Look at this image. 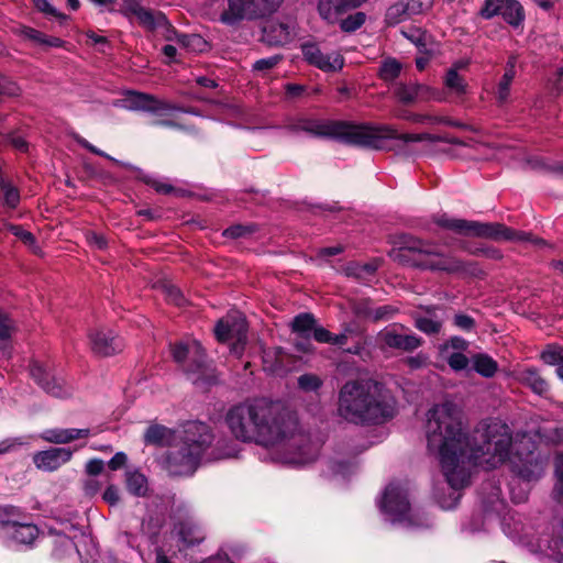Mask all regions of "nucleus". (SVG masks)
I'll return each instance as SVG.
<instances>
[{
	"label": "nucleus",
	"instance_id": "obj_1",
	"mask_svg": "<svg viewBox=\"0 0 563 563\" xmlns=\"http://www.w3.org/2000/svg\"><path fill=\"white\" fill-rule=\"evenodd\" d=\"M427 449L438 459L448 485L450 498H439L443 509L455 507L460 490L470 484L471 467L496 468L508 462L511 479L509 495L515 504L526 503L532 486L545 474L549 456L543 454L540 442L563 445V429H539L534 434L516 432L499 419L481 421L472 440L464 430L461 409L451 401L434 405L427 413Z\"/></svg>",
	"mask_w": 563,
	"mask_h": 563
},
{
	"label": "nucleus",
	"instance_id": "obj_2",
	"mask_svg": "<svg viewBox=\"0 0 563 563\" xmlns=\"http://www.w3.org/2000/svg\"><path fill=\"white\" fill-rule=\"evenodd\" d=\"M252 439L264 446H279L278 460L287 465L303 466L313 462L319 443L298 428L297 417L280 402L256 400L249 407Z\"/></svg>",
	"mask_w": 563,
	"mask_h": 563
},
{
	"label": "nucleus",
	"instance_id": "obj_3",
	"mask_svg": "<svg viewBox=\"0 0 563 563\" xmlns=\"http://www.w3.org/2000/svg\"><path fill=\"white\" fill-rule=\"evenodd\" d=\"M288 132L308 133L316 136H328L344 143L382 150L386 140H398L402 143L439 141L440 137L429 133H399L390 125H355L341 121L316 120L298 117L287 121L284 126Z\"/></svg>",
	"mask_w": 563,
	"mask_h": 563
},
{
	"label": "nucleus",
	"instance_id": "obj_4",
	"mask_svg": "<svg viewBox=\"0 0 563 563\" xmlns=\"http://www.w3.org/2000/svg\"><path fill=\"white\" fill-rule=\"evenodd\" d=\"M338 416L346 422L383 423L396 415L397 402L384 384L371 378L345 382L338 394Z\"/></svg>",
	"mask_w": 563,
	"mask_h": 563
},
{
	"label": "nucleus",
	"instance_id": "obj_5",
	"mask_svg": "<svg viewBox=\"0 0 563 563\" xmlns=\"http://www.w3.org/2000/svg\"><path fill=\"white\" fill-rule=\"evenodd\" d=\"M503 533L541 563H563V526L538 516L508 511L500 518Z\"/></svg>",
	"mask_w": 563,
	"mask_h": 563
},
{
	"label": "nucleus",
	"instance_id": "obj_6",
	"mask_svg": "<svg viewBox=\"0 0 563 563\" xmlns=\"http://www.w3.org/2000/svg\"><path fill=\"white\" fill-rule=\"evenodd\" d=\"M395 258L401 263H409L412 266L465 276H479L482 269L475 262H464L456 256L443 254L437 246L418 238L406 235L401 239L400 247L395 253Z\"/></svg>",
	"mask_w": 563,
	"mask_h": 563
},
{
	"label": "nucleus",
	"instance_id": "obj_7",
	"mask_svg": "<svg viewBox=\"0 0 563 563\" xmlns=\"http://www.w3.org/2000/svg\"><path fill=\"white\" fill-rule=\"evenodd\" d=\"M212 440L213 435L207 424L187 423L179 441L169 448L164 457L165 468L169 474L177 476L194 474Z\"/></svg>",
	"mask_w": 563,
	"mask_h": 563
},
{
	"label": "nucleus",
	"instance_id": "obj_8",
	"mask_svg": "<svg viewBox=\"0 0 563 563\" xmlns=\"http://www.w3.org/2000/svg\"><path fill=\"white\" fill-rule=\"evenodd\" d=\"M434 222L443 229L467 236L490 239L497 242L509 241L516 243H531L537 247L547 246L552 249V246L544 240L534 238L532 234L525 231L514 230L503 223L467 221L450 218L448 214L438 216L434 219Z\"/></svg>",
	"mask_w": 563,
	"mask_h": 563
},
{
	"label": "nucleus",
	"instance_id": "obj_9",
	"mask_svg": "<svg viewBox=\"0 0 563 563\" xmlns=\"http://www.w3.org/2000/svg\"><path fill=\"white\" fill-rule=\"evenodd\" d=\"M377 506L384 519L394 526L407 529L430 526L427 519H422L411 509L407 482H390L377 499Z\"/></svg>",
	"mask_w": 563,
	"mask_h": 563
},
{
	"label": "nucleus",
	"instance_id": "obj_10",
	"mask_svg": "<svg viewBox=\"0 0 563 563\" xmlns=\"http://www.w3.org/2000/svg\"><path fill=\"white\" fill-rule=\"evenodd\" d=\"M172 354L194 385L206 387L214 380V369L207 362L205 351L198 341L175 344Z\"/></svg>",
	"mask_w": 563,
	"mask_h": 563
},
{
	"label": "nucleus",
	"instance_id": "obj_11",
	"mask_svg": "<svg viewBox=\"0 0 563 563\" xmlns=\"http://www.w3.org/2000/svg\"><path fill=\"white\" fill-rule=\"evenodd\" d=\"M219 341L229 345L230 353L235 357H242L246 345V321L242 312L230 311L218 321L214 328Z\"/></svg>",
	"mask_w": 563,
	"mask_h": 563
},
{
	"label": "nucleus",
	"instance_id": "obj_12",
	"mask_svg": "<svg viewBox=\"0 0 563 563\" xmlns=\"http://www.w3.org/2000/svg\"><path fill=\"white\" fill-rule=\"evenodd\" d=\"M506 508V503L501 498L500 487L489 482L483 487L482 492L483 522L477 525L472 521L465 528L472 532L486 530L489 523L499 518Z\"/></svg>",
	"mask_w": 563,
	"mask_h": 563
},
{
	"label": "nucleus",
	"instance_id": "obj_13",
	"mask_svg": "<svg viewBox=\"0 0 563 563\" xmlns=\"http://www.w3.org/2000/svg\"><path fill=\"white\" fill-rule=\"evenodd\" d=\"M303 60L323 73H336L344 66V57L339 51H323L318 43L306 42L300 46Z\"/></svg>",
	"mask_w": 563,
	"mask_h": 563
},
{
	"label": "nucleus",
	"instance_id": "obj_14",
	"mask_svg": "<svg viewBox=\"0 0 563 563\" xmlns=\"http://www.w3.org/2000/svg\"><path fill=\"white\" fill-rule=\"evenodd\" d=\"M32 378L41 388L57 398H66L73 394V388L65 384L60 377L52 373V368L38 361H34L30 367Z\"/></svg>",
	"mask_w": 563,
	"mask_h": 563
},
{
	"label": "nucleus",
	"instance_id": "obj_15",
	"mask_svg": "<svg viewBox=\"0 0 563 563\" xmlns=\"http://www.w3.org/2000/svg\"><path fill=\"white\" fill-rule=\"evenodd\" d=\"M297 35V23L290 18L266 21L261 29L260 40L272 46L286 45Z\"/></svg>",
	"mask_w": 563,
	"mask_h": 563
},
{
	"label": "nucleus",
	"instance_id": "obj_16",
	"mask_svg": "<svg viewBox=\"0 0 563 563\" xmlns=\"http://www.w3.org/2000/svg\"><path fill=\"white\" fill-rule=\"evenodd\" d=\"M121 12L129 19H135L147 30H155L167 25L166 16L158 11L144 8L139 0H124Z\"/></svg>",
	"mask_w": 563,
	"mask_h": 563
},
{
	"label": "nucleus",
	"instance_id": "obj_17",
	"mask_svg": "<svg viewBox=\"0 0 563 563\" xmlns=\"http://www.w3.org/2000/svg\"><path fill=\"white\" fill-rule=\"evenodd\" d=\"M124 107L129 110L146 111L157 115H169L174 111H183L175 104L141 92H131L125 99Z\"/></svg>",
	"mask_w": 563,
	"mask_h": 563
},
{
	"label": "nucleus",
	"instance_id": "obj_18",
	"mask_svg": "<svg viewBox=\"0 0 563 563\" xmlns=\"http://www.w3.org/2000/svg\"><path fill=\"white\" fill-rule=\"evenodd\" d=\"M377 341L382 349H395L411 352L422 344L421 338L416 334H407L398 331L397 325L387 327L377 334Z\"/></svg>",
	"mask_w": 563,
	"mask_h": 563
},
{
	"label": "nucleus",
	"instance_id": "obj_19",
	"mask_svg": "<svg viewBox=\"0 0 563 563\" xmlns=\"http://www.w3.org/2000/svg\"><path fill=\"white\" fill-rule=\"evenodd\" d=\"M73 454L74 451L70 448H51L35 452L32 456V461L40 471L54 472L68 463Z\"/></svg>",
	"mask_w": 563,
	"mask_h": 563
},
{
	"label": "nucleus",
	"instance_id": "obj_20",
	"mask_svg": "<svg viewBox=\"0 0 563 563\" xmlns=\"http://www.w3.org/2000/svg\"><path fill=\"white\" fill-rule=\"evenodd\" d=\"M395 96L406 104L419 101L441 100L440 93L429 86L417 82L399 84L395 87Z\"/></svg>",
	"mask_w": 563,
	"mask_h": 563
},
{
	"label": "nucleus",
	"instance_id": "obj_21",
	"mask_svg": "<svg viewBox=\"0 0 563 563\" xmlns=\"http://www.w3.org/2000/svg\"><path fill=\"white\" fill-rule=\"evenodd\" d=\"M93 353L101 356L113 355L123 349L122 340L111 330L97 329L89 333Z\"/></svg>",
	"mask_w": 563,
	"mask_h": 563
},
{
	"label": "nucleus",
	"instance_id": "obj_22",
	"mask_svg": "<svg viewBox=\"0 0 563 563\" xmlns=\"http://www.w3.org/2000/svg\"><path fill=\"white\" fill-rule=\"evenodd\" d=\"M90 435L89 429H77V428H54L47 429L41 433V439L53 444H67L81 438H88Z\"/></svg>",
	"mask_w": 563,
	"mask_h": 563
},
{
	"label": "nucleus",
	"instance_id": "obj_23",
	"mask_svg": "<svg viewBox=\"0 0 563 563\" xmlns=\"http://www.w3.org/2000/svg\"><path fill=\"white\" fill-rule=\"evenodd\" d=\"M4 534L15 543L31 544L38 536V529L31 523L7 522Z\"/></svg>",
	"mask_w": 563,
	"mask_h": 563
},
{
	"label": "nucleus",
	"instance_id": "obj_24",
	"mask_svg": "<svg viewBox=\"0 0 563 563\" xmlns=\"http://www.w3.org/2000/svg\"><path fill=\"white\" fill-rule=\"evenodd\" d=\"M353 8L349 0H319L318 12L329 23L339 20L345 10Z\"/></svg>",
	"mask_w": 563,
	"mask_h": 563
},
{
	"label": "nucleus",
	"instance_id": "obj_25",
	"mask_svg": "<svg viewBox=\"0 0 563 563\" xmlns=\"http://www.w3.org/2000/svg\"><path fill=\"white\" fill-rule=\"evenodd\" d=\"M516 379L538 395H544L549 390L547 380L534 368L529 367L518 371Z\"/></svg>",
	"mask_w": 563,
	"mask_h": 563
},
{
	"label": "nucleus",
	"instance_id": "obj_26",
	"mask_svg": "<svg viewBox=\"0 0 563 563\" xmlns=\"http://www.w3.org/2000/svg\"><path fill=\"white\" fill-rule=\"evenodd\" d=\"M245 418H246V407L244 405H238L232 407L227 413V424L230 428L231 432L234 434L236 439H240L242 442L246 441V430H245Z\"/></svg>",
	"mask_w": 563,
	"mask_h": 563
},
{
	"label": "nucleus",
	"instance_id": "obj_27",
	"mask_svg": "<svg viewBox=\"0 0 563 563\" xmlns=\"http://www.w3.org/2000/svg\"><path fill=\"white\" fill-rule=\"evenodd\" d=\"M166 40L176 42L181 49L192 53H200L207 48V42L197 34L186 35L178 34L173 30H168Z\"/></svg>",
	"mask_w": 563,
	"mask_h": 563
},
{
	"label": "nucleus",
	"instance_id": "obj_28",
	"mask_svg": "<svg viewBox=\"0 0 563 563\" xmlns=\"http://www.w3.org/2000/svg\"><path fill=\"white\" fill-rule=\"evenodd\" d=\"M246 15V0H229V8L221 14V22L235 27Z\"/></svg>",
	"mask_w": 563,
	"mask_h": 563
},
{
	"label": "nucleus",
	"instance_id": "obj_29",
	"mask_svg": "<svg viewBox=\"0 0 563 563\" xmlns=\"http://www.w3.org/2000/svg\"><path fill=\"white\" fill-rule=\"evenodd\" d=\"M284 0H249V19H261L275 13Z\"/></svg>",
	"mask_w": 563,
	"mask_h": 563
},
{
	"label": "nucleus",
	"instance_id": "obj_30",
	"mask_svg": "<svg viewBox=\"0 0 563 563\" xmlns=\"http://www.w3.org/2000/svg\"><path fill=\"white\" fill-rule=\"evenodd\" d=\"M515 67H516V59L512 57L508 60L506 70L497 85L496 98L499 103H505L509 100L510 86L516 76Z\"/></svg>",
	"mask_w": 563,
	"mask_h": 563
},
{
	"label": "nucleus",
	"instance_id": "obj_31",
	"mask_svg": "<svg viewBox=\"0 0 563 563\" xmlns=\"http://www.w3.org/2000/svg\"><path fill=\"white\" fill-rule=\"evenodd\" d=\"M499 15L510 25L519 26L525 20L522 5L517 0H503Z\"/></svg>",
	"mask_w": 563,
	"mask_h": 563
},
{
	"label": "nucleus",
	"instance_id": "obj_32",
	"mask_svg": "<svg viewBox=\"0 0 563 563\" xmlns=\"http://www.w3.org/2000/svg\"><path fill=\"white\" fill-rule=\"evenodd\" d=\"M0 202L4 208L15 209L20 202V192L11 181L0 173Z\"/></svg>",
	"mask_w": 563,
	"mask_h": 563
},
{
	"label": "nucleus",
	"instance_id": "obj_33",
	"mask_svg": "<svg viewBox=\"0 0 563 563\" xmlns=\"http://www.w3.org/2000/svg\"><path fill=\"white\" fill-rule=\"evenodd\" d=\"M471 362L472 368L486 378L493 377L498 369L497 362L487 354H476L471 358Z\"/></svg>",
	"mask_w": 563,
	"mask_h": 563
},
{
	"label": "nucleus",
	"instance_id": "obj_34",
	"mask_svg": "<svg viewBox=\"0 0 563 563\" xmlns=\"http://www.w3.org/2000/svg\"><path fill=\"white\" fill-rule=\"evenodd\" d=\"M316 327V319L311 313H300L292 321V331L300 339H309Z\"/></svg>",
	"mask_w": 563,
	"mask_h": 563
},
{
	"label": "nucleus",
	"instance_id": "obj_35",
	"mask_svg": "<svg viewBox=\"0 0 563 563\" xmlns=\"http://www.w3.org/2000/svg\"><path fill=\"white\" fill-rule=\"evenodd\" d=\"M415 327L426 334H437L442 328V320L434 314L417 316Z\"/></svg>",
	"mask_w": 563,
	"mask_h": 563
},
{
	"label": "nucleus",
	"instance_id": "obj_36",
	"mask_svg": "<svg viewBox=\"0 0 563 563\" xmlns=\"http://www.w3.org/2000/svg\"><path fill=\"white\" fill-rule=\"evenodd\" d=\"M126 487L133 495L144 496L147 493L146 477L140 472H128Z\"/></svg>",
	"mask_w": 563,
	"mask_h": 563
},
{
	"label": "nucleus",
	"instance_id": "obj_37",
	"mask_svg": "<svg viewBox=\"0 0 563 563\" xmlns=\"http://www.w3.org/2000/svg\"><path fill=\"white\" fill-rule=\"evenodd\" d=\"M411 15L412 14L409 13V11L407 10L405 1H399L387 9L385 19L389 25H395L402 22L404 20L408 19Z\"/></svg>",
	"mask_w": 563,
	"mask_h": 563
},
{
	"label": "nucleus",
	"instance_id": "obj_38",
	"mask_svg": "<svg viewBox=\"0 0 563 563\" xmlns=\"http://www.w3.org/2000/svg\"><path fill=\"white\" fill-rule=\"evenodd\" d=\"M170 438V430L162 426L147 428L144 440L148 444H164Z\"/></svg>",
	"mask_w": 563,
	"mask_h": 563
},
{
	"label": "nucleus",
	"instance_id": "obj_39",
	"mask_svg": "<svg viewBox=\"0 0 563 563\" xmlns=\"http://www.w3.org/2000/svg\"><path fill=\"white\" fill-rule=\"evenodd\" d=\"M401 70V64L395 58H387L382 63L379 68V76L385 81H391L396 79Z\"/></svg>",
	"mask_w": 563,
	"mask_h": 563
},
{
	"label": "nucleus",
	"instance_id": "obj_40",
	"mask_svg": "<svg viewBox=\"0 0 563 563\" xmlns=\"http://www.w3.org/2000/svg\"><path fill=\"white\" fill-rule=\"evenodd\" d=\"M445 86L456 95H464L466 92V84L462 77L459 76L455 68H450L444 79Z\"/></svg>",
	"mask_w": 563,
	"mask_h": 563
},
{
	"label": "nucleus",
	"instance_id": "obj_41",
	"mask_svg": "<svg viewBox=\"0 0 563 563\" xmlns=\"http://www.w3.org/2000/svg\"><path fill=\"white\" fill-rule=\"evenodd\" d=\"M468 347V343L461 336H452L446 342L439 345L440 355L451 354L453 352H464Z\"/></svg>",
	"mask_w": 563,
	"mask_h": 563
},
{
	"label": "nucleus",
	"instance_id": "obj_42",
	"mask_svg": "<svg viewBox=\"0 0 563 563\" xmlns=\"http://www.w3.org/2000/svg\"><path fill=\"white\" fill-rule=\"evenodd\" d=\"M440 356L444 361H446L451 369H453L454 372L464 371L468 367L470 364H472L471 360L466 355H464L463 352H453L451 354Z\"/></svg>",
	"mask_w": 563,
	"mask_h": 563
},
{
	"label": "nucleus",
	"instance_id": "obj_43",
	"mask_svg": "<svg viewBox=\"0 0 563 563\" xmlns=\"http://www.w3.org/2000/svg\"><path fill=\"white\" fill-rule=\"evenodd\" d=\"M179 534L187 544H194L203 540V533L196 525L186 523L181 526Z\"/></svg>",
	"mask_w": 563,
	"mask_h": 563
},
{
	"label": "nucleus",
	"instance_id": "obj_44",
	"mask_svg": "<svg viewBox=\"0 0 563 563\" xmlns=\"http://www.w3.org/2000/svg\"><path fill=\"white\" fill-rule=\"evenodd\" d=\"M8 230L15 235L18 239H20L26 246H29L34 253H37L38 247L35 243L34 235L24 230L22 227L9 224Z\"/></svg>",
	"mask_w": 563,
	"mask_h": 563
},
{
	"label": "nucleus",
	"instance_id": "obj_45",
	"mask_svg": "<svg viewBox=\"0 0 563 563\" xmlns=\"http://www.w3.org/2000/svg\"><path fill=\"white\" fill-rule=\"evenodd\" d=\"M541 360L548 365L559 366L563 362V347L549 345L542 353Z\"/></svg>",
	"mask_w": 563,
	"mask_h": 563
},
{
	"label": "nucleus",
	"instance_id": "obj_46",
	"mask_svg": "<svg viewBox=\"0 0 563 563\" xmlns=\"http://www.w3.org/2000/svg\"><path fill=\"white\" fill-rule=\"evenodd\" d=\"M366 20V15L362 12H356L349 15L341 21V29L345 32H353L360 29Z\"/></svg>",
	"mask_w": 563,
	"mask_h": 563
},
{
	"label": "nucleus",
	"instance_id": "obj_47",
	"mask_svg": "<svg viewBox=\"0 0 563 563\" xmlns=\"http://www.w3.org/2000/svg\"><path fill=\"white\" fill-rule=\"evenodd\" d=\"M162 289L165 295V298L169 302H172L176 306L185 305L186 299L178 287H176L175 285H172V284H165L162 286Z\"/></svg>",
	"mask_w": 563,
	"mask_h": 563
},
{
	"label": "nucleus",
	"instance_id": "obj_48",
	"mask_svg": "<svg viewBox=\"0 0 563 563\" xmlns=\"http://www.w3.org/2000/svg\"><path fill=\"white\" fill-rule=\"evenodd\" d=\"M501 5H503V0H485L484 4L479 11V15L485 20H490V19L499 15Z\"/></svg>",
	"mask_w": 563,
	"mask_h": 563
},
{
	"label": "nucleus",
	"instance_id": "obj_49",
	"mask_svg": "<svg viewBox=\"0 0 563 563\" xmlns=\"http://www.w3.org/2000/svg\"><path fill=\"white\" fill-rule=\"evenodd\" d=\"M322 385V380L313 374H303L298 378V386L305 391H316Z\"/></svg>",
	"mask_w": 563,
	"mask_h": 563
},
{
	"label": "nucleus",
	"instance_id": "obj_50",
	"mask_svg": "<svg viewBox=\"0 0 563 563\" xmlns=\"http://www.w3.org/2000/svg\"><path fill=\"white\" fill-rule=\"evenodd\" d=\"M33 435L25 438L7 439L0 442V455L5 454L10 451L15 450L19 446L29 444V441L33 439Z\"/></svg>",
	"mask_w": 563,
	"mask_h": 563
},
{
	"label": "nucleus",
	"instance_id": "obj_51",
	"mask_svg": "<svg viewBox=\"0 0 563 563\" xmlns=\"http://www.w3.org/2000/svg\"><path fill=\"white\" fill-rule=\"evenodd\" d=\"M407 10L412 15L421 14L433 5V0H405Z\"/></svg>",
	"mask_w": 563,
	"mask_h": 563
},
{
	"label": "nucleus",
	"instance_id": "obj_52",
	"mask_svg": "<svg viewBox=\"0 0 563 563\" xmlns=\"http://www.w3.org/2000/svg\"><path fill=\"white\" fill-rule=\"evenodd\" d=\"M555 477L556 484L554 493L559 496L563 495V452L555 457Z\"/></svg>",
	"mask_w": 563,
	"mask_h": 563
},
{
	"label": "nucleus",
	"instance_id": "obj_53",
	"mask_svg": "<svg viewBox=\"0 0 563 563\" xmlns=\"http://www.w3.org/2000/svg\"><path fill=\"white\" fill-rule=\"evenodd\" d=\"M453 323L456 328L463 331H471L475 327V320L464 313H456L453 318Z\"/></svg>",
	"mask_w": 563,
	"mask_h": 563
},
{
	"label": "nucleus",
	"instance_id": "obj_54",
	"mask_svg": "<svg viewBox=\"0 0 563 563\" xmlns=\"http://www.w3.org/2000/svg\"><path fill=\"white\" fill-rule=\"evenodd\" d=\"M408 119L413 122H418V123H431V124L446 123L450 125H456V126L459 125L457 123L445 120L443 118L431 117V115L412 114V115L408 117Z\"/></svg>",
	"mask_w": 563,
	"mask_h": 563
},
{
	"label": "nucleus",
	"instance_id": "obj_55",
	"mask_svg": "<svg viewBox=\"0 0 563 563\" xmlns=\"http://www.w3.org/2000/svg\"><path fill=\"white\" fill-rule=\"evenodd\" d=\"M14 330L12 321L0 310V340H7Z\"/></svg>",
	"mask_w": 563,
	"mask_h": 563
},
{
	"label": "nucleus",
	"instance_id": "obj_56",
	"mask_svg": "<svg viewBox=\"0 0 563 563\" xmlns=\"http://www.w3.org/2000/svg\"><path fill=\"white\" fill-rule=\"evenodd\" d=\"M101 487H102V483L93 476H89L84 482V490H85V494L88 496L97 495L100 492Z\"/></svg>",
	"mask_w": 563,
	"mask_h": 563
},
{
	"label": "nucleus",
	"instance_id": "obj_57",
	"mask_svg": "<svg viewBox=\"0 0 563 563\" xmlns=\"http://www.w3.org/2000/svg\"><path fill=\"white\" fill-rule=\"evenodd\" d=\"M20 92V88L5 77L0 76V95L16 96Z\"/></svg>",
	"mask_w": 563,
	"mask_h": 563
},
{
	"label": "nucleus",
	"instance_id": "obj_58",
	"mask_svg": "<svg viewBox=\"0 0 563 563\" xmlns=\"http://www.w3.org/2000/svg\"><path fill=\"white\" fill-rule=\"evenodd\" d=\"M280 59L282 58L278 55L271 56L267 58H262V59L257 60L256 63H254L253 68L255 70L271 69L274 66H276Z\"/></svg>",
	"mask_w": 563,
	"mask_h": 563
},
{
	"label": "nucleus",
	"instance_id": "obj_59",
	"mask_svg": "<svg viewBox=\"0 0 563 563\" xmlns=\"http://www.w3.org/2000/svg\"><path fill=\"white\" fill-rule=\"evenodd\" d=\"M104 464L103 461L100 459H92L87 462L86 464V472L89 476L96 477L97 475L101 474L103 471Z\"/></svg>",
	"mask_w": 563,
	"mask_h": 563
},
{
	"label": "nucleus",
	"instance_id": "obj_60",
	"mask_svg": "<svg viewBox=\"0 0 563 563\" xmlns=\"http://www.w3.org/2000/svg\"><path fill=\"white\" fill-rule=\"evenodd\" d=\"M34 5L42 12L56 16V18H65L63 14L58 13L57 10L48 2V0H33Z\"/></svg>",
	"mask_w": 563,
	"mask_h": 563
},
{
	"label": "nucleus",
	"instance_id": "obj_61",
	"mask_svg": "<svg viewBox=\"0 0 563 563\" xmlns=\"http://www.w3.org/2000/svg\"><path fill=\"white\" fill-rule=\"evenodd\" d=\"M311 334L320 343H330L332 340V333L322 327L316 325Z\"/></svg>",
	"mask_w": 563,
	"mask_h": 563
},
{
	"label": "nucleus",
	"instance_id": "obj_62",
	"mask_svg": "<svg viewBox=\"0 0 563 563\" xmlns=\"http://www.w3.org/2000/svg\"><path fill=\"white\" fill-rule=\"evenodd\" d=\"M102 498L106 503L109 505H115L119 501V490L114 485H109L103 495Z\"/></svg>",
	"mask_w": 563,
	"mask_h": 563
},
{
	"label": "nucleus",
	"instance_id": "obj_63",
	"mask_svg": "<svg viewBox=\"0 0 563 563\" xmlns=\"http://www.w3.org/2000/svg\"><path fill=\"white\" fill-rule=\"evenodd\" d=\"M87 241L90 245L101 250L104 249L107 245L106 239L102 234L96 233V232H89L87 233Z\"/></svg>",
	"mask_w": 563,
	"mask_h": 563
},
{
	"label": "nucleus",
	"instance_id": "obj_64",
	"mask_svg": "<svg viewBox=\"0 0 563 563\" xmlns=\"http://www.w3.org/2000/svg\"><path fill=\"white\" fill-rule=\"evenodd\" d=\"M126 462V455L122 452H118L113 455V457L109 461L108 465L112 471H117L124 466Z\"/></svg>",
	"mask_w": 563,
	"mask_h": 563
}]
</instances>
